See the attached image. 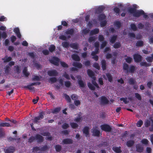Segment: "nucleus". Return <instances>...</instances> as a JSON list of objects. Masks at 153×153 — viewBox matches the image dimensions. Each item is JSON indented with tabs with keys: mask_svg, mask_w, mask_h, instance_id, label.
Instances as JSON below:
<instances>
[{
	"mask_svg": "<svg viewBox=\"0 0 153 153\" xmlns=\"http://www.w3.org/2000/svg\"><path fill=\"white\" fill-rule=\"evenodd\" d=\"M134 8H130L128 9V12L130 14H133V16L136 18H138L141 15H143V17L144 18L146 19L148 17V16L146 14L144 11L141 10H137L136 7L133 6Z\"/></svg>",
	"mask_w": 153,
	"mask_h": 153,
	"instance_id": "1",
	"label": "nucleus"
},
{
	"mask_svg": "<svg viewBox=\"0 0 153 153\" xmlns=\"http://www.w3.org/2000/svg\"><path fill=\"white\" fill-rule=\"evenodd\" d=\"M137 68L136 66L133 65H131L129 67L128 65L126 63L123 65V70L126 73H134Z\"/></svg>",
	"mask_w": 153,
	"mask_h": 153,
	"instance_id": "2",
	"label": "nucleus"
},
{
	"mask_svg": "<svg viewBox=\"0 0 153 153\" xmlns=\"http://www.w3.org/2000/svg\"><path fill=\"white\" fill-rule=\"evenodd\" d=\"M44 113L42 112L39 113V115L36 117H35L34 119L33 120V123H34L38 124L39 123V120L43 119L44 117Z\"/></svg>",
	"mask_w": 153,
	"mask_h": 153,
	"instance_id": "3",
	"label": "nucleus"
},
{
	"mask_svg": "<svg viewBox=\"0 0 153 153\" xmlns=\"http://www.w3.org/2000/svg\"><path fill=\"white\" fill-rule=\"evenodd\" d=\"M100 127L102 131L106 132H111L112 130V128L111 126L107 124H102L100 126Z\"/></svg>",
	"mask_w": 153,
	"mask_h": 153,
	"instance_id": "4",
	"label": "nucleus"
},
{
	"mask_svg": "<svg viewBox=\"0 0 153 153\" xmlns=\"http://www.w3.org/2000/svg\"><path fill=\"white\" fill-rule=\"evenodd\" d=\"M92 133L93 136L97 137H99L100 134H101L100 133V131L97 129L96 127L95 128L94 127L92 128Z\"/></svg>",
	"mask_w": 153,
	"mask_h": 153,
	"instance_id": "5",
	"label": "nucleus"
},
{
	"mask_svg": "<svg viewBox=\"0 0 153 153\" xmlns=\"http://www.w3.org/2000/svg\"><path fill=\"white\" fill-rule=\"evenodd\" d=\"M74 33V29L68 28L65 32L64 34L66 35H69L68 36V38H70L71 37L70 36L73 35Z\"/></svg>",
	"mask_w": 153,
	"mask_h": 153,
	"instance_id": "6",
	"label": "nucleus"
},
{
	"mask_svg": "<svg viewBox=\"0 0 153 153\" xmlns=\"http://www.w3.org/2000/svg\"><path fill=\"white\" fill-rule=\"evenodd\" d=\"M50 62L55 65L58 66L59 59L57 57H54L52 59L49 60Z\"/></svg>",
	"mask_w": 153,
	"mask_h": 153,
	"instance_id": "7",
	"label": "nucleus"
},
{
	"mask_svg": "<svg viewBox=\"0 0 153 153\" xmlns=\"http://www.w3.org/2000/svg\"><path fill=\"white\" fill-rule=\"evenodd\" d=\"M133 58L135 62H138L141 61L142 57L140 55L135 53L133 55Z\"/></svg>",
	"mask_w": 153,
	"mask_h": 153,
	"instance_id": "8",
	"label": "nucleus"
},
{
	"mask_svg": "<svg viewBox=\"0 0 153 153\" xmlns=\"http://www.w3.org/2000/svg\"><path fill=\"white\" fill-rule=\"evenodd\" d=\"M136 151L140 153L142 152L144 150V147L142 145L138 143L136 146Z\"/></svg>",
	"mask_w": 153,
	"mask_h": 153,
	"instance_id": "9",
	"label": "nucleus"
},
{
	"mask_svg": "<svg viewBox=\"0 0 153 153\" xmlns=\"http://www.w3.org/2000/svg\"><path fill=\"white\" fill-rule=\"evenodd\" d=\"M82 131L86 137H90L89 128L88 126H85L82 130Z\"/></svg>",
	"mask_w": 153,
	"mask_h": 153,
	"instance_id": "10",
	"label": "nucleus"
},
{
	"mask_svg": "<svg viewBox=\"0 0 153 153\" xmlns=\"http://www.w3.org/2000/svg\"><path fill=\"white\" fill-rule=\"evenodd\" d=\"M48 74L50 76H56L58 75V73L56 70H53L48 71Z\"/></svg>",
	"mask_w": 153,
	"mask_h": 153,
	"instance_id": "11",
	"label": "nucleus"
},
{
	"mask_svg": "<svg viewBox=\"0 0 153 153\" xmlns=\"http://www.w3.org/2000/svg\"><path fill=\"white\" fill-rule=\"evenodd\" d=\"M15 150V148L13 146H10L4 149L5 153H13Z\"/></svg>",
	"mask_w": 153,
	"mask_h": 153,
	"instance_id": "12",
	"label": "nucleus"
},
{
	"mask_svg": "<svg viewBox=\"0 0 153 153\" xmlns=\"http://www.w3.org/2000/svg\"><path fill=\"white\" fill-rule=\"evenodd\" d=\"M35 140H37V142L38 143H42L44 140L43 137L39 134H36L35 136Z\"/></svg>",
	"mask_w": 153,
	"mask_h": 153,
	"instance_id": "13",
	"label": "nucleus"
},
{
	"mask_svg": "<svg viewBox=\"0 0 153 153\" xmlns=\"http://www.w3.org/2000/svg\"><path fill=\"white\" fill-rule=\"evenodd\" d=\"M73 143V140L68 138L64 139L62 141V143L63 144H71Z\"/></svg>",
	"mask_w": 153,
	"mask_h": 153,
	"instance_id": "14",
	"label": "nucleus"
},
{
	"mask_svg": "<svg viewBox=\"0 0 153 153\" xmlns=\"http://www.w3.org/2000/svg\"><path fill=\"white\" fill-rule=\"evenodd\" d=\"M105 9V7L103 6H100L96 10V13L100 14L102 13Z\"/></svg>",
	"mask_w": 153,
	"mask_h": 153,
	"instance_id": "15",
	"label": "nucleus"
},
{
	"mask_svg": "<svg viewBox=\"0 0 153 153\" xmlns=\"http://www.w3.org/2000/svg\"><path fill=\"white\" fill-rule=\"evenodd\" d=\"M101 101L102 104L104 105L107 104L108 102V100L105 96L101 97Z\"/></svg>",
	"mask_w": 153,
	"mask_h": 153,
	"instance_id": "16",
	"label": "nucleus"
},
{
	"mask_svg": "<svg viewBox=\"0 0 153 153\" xmlns=\"http://www.w3.org/2000/svg\"><path fill=\"white\" fill-rule=\"evenodd\" d=\"M12 59L11 57H8L7 55H6L4 58H2V60L3 61L4 63L9 62L12 60Z\"/></svg>",
	"mask_w": 153,
	"mask_h": 153,
	"instance_id": "17",
	"label": "nucleus"
},
{
	"mask_svg": "<svg viewBox=\"0 0 153 153\" xmlns=\"http://www.w3.org/2000/svg\"><path fill=\"white\" fill-rule=\"evenodd\" d=\"M87 73L88 76L91 78L95 77L94 76V74L93 71L90 69H88L87 70Z\"/></svg>",
	"mask_w": 153,
	"mask_h": 153,
	"instance_id": "18",
	"label": "nucleus"
},
{
	"mask_svg": "<svg viewBox=\"0 0 153 153\" xmlns=\"http://www.w3.org/2000/svg\"><path fill=\"white\" fill-rule=\"evenodd\" d=\"M72 65L74 67L79 68H81L82 67V64L79 62H74L73 63Z\"/></svg>",
	"mask_w": 153,
	"mask_h": 153,
	"instance_id": "19",
	"label": "nucleus"
},
{
	"mask_svg": "<svg viewBox=\"0 0 153 153\" xmlns=\"http://www.w3.org/2000/svg\"><path fill=\"white\" fill-rule=\"evenodd\" d=\"M117 37V35H113L111 37L109 41L110 42L111 44H114L115 42Z\"/></svg>",
	"mask_w": 153,
	"mask_h": 153,
	"instance_id": "20",
	"label": "nucleus"
},
{
	"mask_svg": "<svg viewBox=\"0 0 153 153\" xmlns=\"http://www.w3.org/2000/svg\"><path fill=\"white\" fill-rule=\"evenodd\" d=\"M99 32V29L98 28H95L90 31V35H96L98 34Z\"/></svg>",
	"mask_w": 153,
	"mask_h": 153,
	"instance_id": "21",
	"label": "nucleus"
},
{
	"mask_svg": "<svg viewBox=\"0 0 153 153\" xmlns=\"http://www.w3.org/2000/svg\"><path fill=\"white\" fill-rule=\"evenodd\" d=\"M134 141L133 140H130L128 141L126 143V145L128 147H132L134 144Z\"/></svg>",
	"mask_w": 153,
	"mask_h": 153,
	"instance_id": "22",
	"label": "nucleus"
},
{
	"mask_svg": "<svg viewBox=\"0 0 153 153\" xmlns=\"http://www.w3.org/2000/svg\"><path fill=\"white\" fill-rule=\"evenodd\" d=\"M102 68L103 70H105L106 69V62L105 59H102L101 62Z\"/></svg>",
	"mask_w": 153,
	"mask_h": 153,
	"instance_id": "23",
	"label": "nucleus"
},
{
	"mask_svg": "<svg viewBox=\"0 0 153 153\" xmlns=\"http://www.w3.org/2000/svg\"><path fill=\"white\" fill-rule=\"evenodd\" d=\"M71 57L72 59L74 61H79L80 60V58L77 54H73L72 55Z\"/></svg>",
	"mask_w": 153,
	"mask_h": 153,
	"instance_id": "24",
	"label": "nucleus"
},
{
	"mask_svg": "<svg viewBox=\"0 0 153 153\" xmlns=\"http://www.w3.org/2000/svg\"><path fill=\"white\" fill-rule=\"evenodd\" d=\"M70 47L74 49L78 50L79 48V45L77 43H72L70 44Z\"/></svg>",
	"mask_w": 153,
	"mask_h": 153,
	"instance_id": "25",
	"label": "nucleus"
},
{
	"mask_svg": "<svg viewBox=\"0 0 153 153\" xmlns=\"http://www.w3.org/2000/svg\"><path fill=\"white\" fill-rule=\"evenodd\" d=\"M78 83L79 86L81 88H84L85 87V84L83 81L81 80V78L80 77V79H78Z\"/></svg>",
	"mask_w": 153,
	"mask_h": 153,
	"instance_id": "26",
	"label": "nucleus"
},
{
	"mask_svg": "<svg viewBox=\"0 0 153 153\" xmlns=\"http://www.w3.org/2000/svg\"><path fill=\"white\" fill-rule=\"evenodd\" d=\"M113 150L116 153H120L122 152L120 147H114Z\"/></svg>",
	"mask_w": 153,
	"mask_h": 153,
	"instance_id": "27",
	"label": "nucleus"
},
{
	"mask_svg": "<svg viewBox=\"0 0 153 153\" xmlns=\"http://www.w3.org/2000/svg\"><path fill=\"white\" fill-rule=\"evenodd\" d=\"M141 66H145L146 67L150 66L151 65V64L147 63L146 62H141L140 64Z\"/></svg>",
	"mask_w": 153,
	"mask_h": 153,
	"instance_id": "28",
	"label": "nucleus"
},
{
	"mask_svg": "<svg viewBox=\"0 0 153 153\" xmlns=\"http://www.w3.org/2000/svg\"><path fill=\"white\" fill-rule=\"evenodd\" d=\"M128 82L130 85H134L136 83V81L135 79H134L133 78H131L128 79Z\"/></svg>",
	"mask_w": 153,
	"mask_h": 153,
	"instance_id": "29",
	"label": "nucleus"
},
{
	"mask_svg": "<svg viewBox=\"0 0 153 153\" xmlns=\"http://www.w3.org/2000/svg\"><path fill=\"white\" fill-rule=\"evenodd\" d=\"M56 46L53 45H51L48 48L49 51L51 52H53L56 50Z\"/></svg>",
	"mask_w": 153,
	"mask_h": 153,
	"instance_id": "30",
	"label": "nucleus"
},
{
	"mask_svg": "<svg viewBox=\"0 0 153 153\" xmlns=\"http://www.w3.org/2000/svg\"><path fill=\"white\" fill-rule=\"evenodd\" d=\"M106 18L105 15L103 14H100L98 16L99 20L100 21L105 19Z\"/></svg>",
	"mask_w": 153,
	"mask_h": 153,
	"instance_id": "31",
	"label": "nucleus"
},
{
	"mask_svg": "<svg viewBox=\"0 0 153 153\" xmlns=\"http://www.w3.org/2000/svg\"><path fill=\"white\" fill-rule=\"evenodd\" d=\"M146 59L148 62H152L153 61V53L151 55V56H147Z\"/></svg>",
	"mask_w": 153,
	"mask_h": 153,
	"instance_id": "32",
	"label": "nucleus"
},
{
	"mask_svg": "<svg viewBox=\"0 0 153 153\" xmlns=\"http://www.w3.org/2000/svg\"><path fill=\"white\" fill-rule=\"evenodd\" d=\"M114 25L118 29L120 28L121 27V23L119 21L115 22L114 23Z\"/></svg>",
	"mask_w": 153,
	"mask_h": 153,
	"instance_id": "33",
	"label": "nucleus"
},
{
	"mask_svg": "<svg viewBox=\"0 0 153 153\" xmlns=\"http://www.w3.org/2000/svg\"><path fill=\"white\" fill-rule=\"evenodd\" d=\"M92 79H93L92 80V84L97 88H99V86L96 81V77H94L93 78H92Z\"/></svg>",
	"mask_w": 153,
	"mask_h": 153,
	"instance_id": "34",
	"label": "nucleus"
},
{
	"mask_svg": "<svg viewBox=\"0 0 153 153\" xmlns=\"http://www.w3.org/2000/svg\"><path fill=\"white\" fill-rule=\"evenodd\" d=\"M143 45V42L142 41H138L136 43V46L137 47H142Z\"/></svg>",
	"mask_w": 153,
	"mask_h": 153,
	"instance_id": "35",
	"label": "nucleus"
},
{
	"mask_svg": "<svg viewBox=\"0 0 153 153\" xmlns=\"http://www.w3.org/2000/svg\"><path fill=\"white\" fill-rule=\"evenodd\" d=\"M23 73L25 77H28L29 75V73L27 72V69L26 67H25L23 70Z\"/></svg>",
	"mask_w": 153,
	"mask_h": 153,
	"instance_id": "36",
	"label": "nucleus"
},
{
	"mask_svg": "<svg viewBox=\"0 0 153 153\" xmlns=\"http://www.w3.org/2000/svg\"><path fill=\"white\" fill-rule=\"evenodd\" d=\"M141 142L142 144L147 146L148 144L149 141L147 139L144 138L141 140Z\"/></svg>",
	"mask_w": 153,
	"mask_h": 153,
	"instance_id": "37",
	"label": "nucleus"
},
{
	"mask_svg": "<svg viewBox=\"0 0 153 153\" xmlns=\"http://www.w3.org/2000/svg\"><path fill=\"white\" fill-rule=\"evenodd\" d=\"M24 88L30 90H35L34 88L32 86L31 84L28 85L26 86H25Z\"/></svg>",
	"mask_w": 153,
	"mask_h": 153,
	"instance_id": "38",
	"label": "nucleus"
},
{
	"mask_svg": "<svg viewBox=\"0 0 153 153\" xmlns=\"http://www.w3.org/2000/svg\"><path fill=\"white\" fill-rule=\"evenodd\" d=\"M87 85L89 88L91 90L93 91L95 90V86L93 85L90 82H88Z\"/></svg>",
	"mask_w": 153,
	"mask_h": 153,
	"instance_id": "39",
	"label": "nucleus"
},
{
	"mask_svg": "<svg viewBox=\"0 0 153 153\" xmlns=\"http://www.w3.org/2000/svg\"><path fill=\"white\" fill-rule=\"evenodd\" d=\"M55 149L57 152H60L62 149L61 146L59 145H56L55 146Z\"/></svg>",
	"mask_w": 153,
	"mask_h": 153,
	"instance_id": "40",
	"label": "nucleus"
},
{
	"mask_svg": "<svg viewBox=\"0 0 153 153\" xmlns=\"http://www.w3.org/2000/svg\"><path fill=\"white\" fill-rule=\"evenodd\" d=\"M106 76L108 78V81L111 82L112 81V77L111 74L109 73L106 74Z\"/></svg>",
	"mask_w": 153,
	"mask_h": 153,
	"instance_id": "41",
	"label": "nucleus"
},
{
	"mask_svg": "<svg viewBox=\"0 0 153 153\" xmlns=\"http://www.w3.org/2000/svg\"><path fill=\"white\" fill-rule=\"evenodd\" d=\"M121 46V45L120 42H117L114 43L113 45L114 48L116 49L120 48Z\"/></svg>",
	"mask_w": 153,
	"mask_h": 153,
	"instance_id": "42",
	"label": "nucleus"
},
{
	"mask_svg": "<svg viewBox=\"0 0 153 153\" xmlns=\"http://www.w3.org/2000/svg\"><path fill=\"white\" fill-rule=\"evenodd\" d=\"M0 127H11V126L9 123H0Z\"/></svg>",
	"mask_w": 153,
	"mask_h": 153,
	"instance_id": "43",
	"label": "nucleus"
},
{
	"mask_svg": "<svg viewBox=\"0 0 153 153\" xmlns=\"http://www.w3.org/2000/svg\"><path fill=\"white\" fill-rule=\"evenodd\" d=\"M130 27L131 29L133 31H135L137 30V28L135 24L134 23H131L130 25Z\"/></svg>",
	"mask_w": 153,
	"mask_h": 153,
	"instance_id": "44",
	"label": "nucleus"
},
{
	"mask_svg": "<svg viewBox=\"0 0 153 153\" xmlns=\"http://www.w3.org/2000/svg\"><path fill=\"white\" fill-rule=\"evenodd\" d=\"M64 84L65 86L67 88H69L72 85L71 83L69 81H65Z\"/></svg>",
	"mask_w": 153,
	"mask_h": 153,
	"instance_id": "45",
	"label": "nucleus"
},
{
	"mask_svg": "<svg viewBox=\"0 0 153 153\" xmlns=\"http://www.w3.org/2000/svg\"><path fill=\"white\" fill-rule=\"evenodd\" d=\"M70 125L72 128L74 129H75L78 127V125L76 123L72 122L71 123Z\"/></svg>",
	"mask_w": 153,
	"mask_h": 153,
	"instance_id": "46",
	"label": "nucleus"
},
{
	"mask_svg": "<svg viewBox=\"0 0 153 153\" xmlns=\"http://www.w3.org/2000/svg\"><path fill=\"white\" fill-rule=\"evenodd\" d=\"M145 95H146L150 98H152V93L151 91H149V90L146 91L145 93Z\"/></svg>",
	"mask_w": 153,
	"mask_h": 153,
	"instance_id": "47",
	"label": "nucleus"
},
{
	"mask_svg": "<svg viewBox=\"0 0 153 153\" xmlns=\"http://www.w3.org/2000/svg\"><path fill=\"white\" fill-rule=\"evenodd\" d=\"M62 45L63 47L67 48L69 47V43L67 42H64L62 43Z\"/></svg>",
	"mask_w": 153,
	"mask_h": 153,
	"instance_id": "48",
	"label": "nucleus"
},
{
	"mask_svg": "<svg viewBox=\"0 0 153 153\" xmlns=\"http://www.w3.org/2000/svg\"><path fill=\"white\" fill-rule=\"evenodd\" d=\"M60 107L56 108L52 111V112L53 114H56L59 112L60 110Z\"/></svg>",
	"mask_w": 153,
	"mask_h": 153,
	"instance_id": "49",
	"label": "nucleus"
},
{
	"mask_svg": "<svg viewBox=\"0 0 153 153\" xmlns=\"http://www.w3.org/2000/svg\"><path fill=\"white\" fill-rule=\"evenodd\" d=\"M64 96L65 97V99L68 102H71V100L69 96L67 94H64Z\"/></svg>",
	"mask_w": 153,
	"mask_h": 153,
	"instance_id": "50",
	"label": "nucleus"
},
{
	"mask_svg": "<svg viewBox=\"0 0 153 153\" xmlns=\"http://www.w3.org/2000/svg\"><path fill=\"white\" fill-rule=\"evenodd\" d=\"M49 149V147L47 145H46L40 148V151H45L48 149Z\"/></svg>",
	"mask_w": 153,
	"mask_h": 153,
	"instance_id": "51",
	"label": "nucleus"
},
{
	"mask_svg": "<svg viewBox=\"0 0 153 153\" xmlns=\"http://www.w3.org/2000/svg\"><path fill=\"white\" fill-rule=\"evenodd\" d=\"M150 125V121L148 119L146 120L144 123V125L146 127H147Z\"/></svg>",
	"mask_w": 153,
	"mask_h": 153,
	"instance_id": "52",
	"label": "nucleus"
},
{
	"mask_svg": "<svg viewBox=\"0 0 153 153\" xmlns=\"http://www.w3.org/2000/svg\"><path fill=\"white\" fill-rule=\"evenodd\" d=\"M49 81L51 82V83L52 84L56 82L57 81V79L56 77H53L50 78L49 79Z\"/></svg>",
	"mask_w": 153,
	"mask_h": 153,
	"instance_id": "53",
	"label": "nucleus"
},
{
	"mask_svg": "<svg viewBox=\"0 0 153 153\" xmlns=\"http://www.w3.org/2000/svg\"><path fill=\"white\" fill-rule=\"evenodd\" d=\"M114 11L117 15H118L120 12V9L117 7L114 8Z\"/></svg>",
	"mask_w": 153,
	"mask_h": 153,
	"instance_id": "54",
	"label": "nucleus"
},
{
	"mask_svg": "<svg viewBox=\"0 0 153 153\" xmlns=\"http://www.w3.org/2000/svg\"><path fill=\"white\" fill-rule=\"evenodd\" d=\"M146 85L147 87L150 89L153 85V83L152 81H149L147 82Z\"/></svg>",
	"mask_w": 153,
	"mask_h": 153,
	"instance_id": "55",
	"label": "nucleus"
},
{
	"mask_svg": "<svg viewBox=\"0 0 153 153\" xmlns=\"http://www.w3.org/2000/svg\"><path fill=\"white\" fill-rule=\"evenodd\" d=\"M107 42L106 41H103L101 45L100 49L103 48L107 45Z\"/></svg>",
	"mask_w": 153,
	"mask_h": 153,
	"instance_id": "56",
	"label": "nucleus"
},
{
	"mask_svg": "<svg viewBox=\"0 0 153 153\" xmlns=\"http://www.w3.org/2000/svg\"><path fill=\"white\" fill-rule=\"evenodd\" d=\"M125 60L126 62L129 63H131L132 61V59L130 57H128L127 58L125 59Z\"/></svg>",
	"mask_w": 153,
	"mask_h": 153,
	"instance_id": "57",
	"label": "nucleus"
},
{
	"mask_svg": "<svg viewBox=\"0 0 153 153\" xmlns=\"http://www.w3.org/2000/svg\"><path fill=\"white\" fill-rule=\"evenodd\" d=\"M135 97L138 100H142L141 96L139 94L136 93H135Z\"/></svg>",
	"mask_w": 153,
	"mask_h": 153,
	"instance_id": "58",
	"label": "nucleus"
},
{
	"mask_svg": "<svg viewBox=\"0 0 153 153\" xmlns=\"http://www.w3.org/2000/svg\"><path fill=\"white\" fill-rule=\"evenodd\" d=\"M143 121L141 120H139L137 123V126L138 127H140L143 124Z\"/></svg>",
	"mask_w": 153,
	"mask_h": 153,
	"instance_id": "59",
	"label": "nucleus"
},
{
	"mask_svg": "<svg viewBox=\"0 0 153 153\" xmlns=\"http://www.w3.org/2000/svg\"><path fill=\"white\" fill-rule=\"evenodd\" d=\"M35 140V137L32 136L29 138L28 140V142L30 143H31L33 142Z\"/></svg>",
	"mask_w": 153,
	"mask_h": 153,
	"instance_id": "60",
	"label": "nucleus"
},
{
	"mask_svg": "<svg viewBox=\"0 0 153 153\" xmlns=\"http://www.w3.org/2000/svg\"><path fill=\"white\" fill-rule=\"evenodd\" d=\"M69 127V125L66 123H64L62 126V128L64 129H66Z\"/></svg>",
	"mask_w": 153,
	"mask_h": 153,
	"instance_id": "61",
	"label": "nucleus"
},
{
	"mask_svg": "<svg viewBox=\"0 0 153 153\" xmlns=\"http://www.w3.org/2000/svg\"><path fill=\"white\" fill-rule=\"evenodd\" d=\"M93 66L94 68L98 70H99L100 69V67L99 65V64L97 63H94L93 64Z\"/></svg>",
	"mask_w": 153,
	"mask_h": 153,
	"instance_id": "62",
	"label": "nucleus"
},
{
	"mask_svg": "<svg viewBox=\"0 0 153 153\" xmlns=\"http://www.w3.org/2000/svg\"><path fill=\"white\" fill-rule=\"evenodd\" d=\"M105 39L104 36L102 35H100L98 36V40L100 42L103 41Z\"/></svg>",
	"mask_w": 153,
	"mask_h": 153,
	"instance_id": "63",
	"label": "nucleus"
},
{
	"mask_svg": "<svg viewBox=\"0 0 153 153\" xmlns=\"http://www.w3.org/2000/svg\"><path fill=\"white\" fill-rule=\"evenodd\" d=\"M107 22L105 20L100 21V25L101 27H105L106 25Z\"/></svg>",
	"mask_w": 153,
	"mask_h": 153,
	"instance_id": "64",
	"label": "nucleus"
}]
</instances>
